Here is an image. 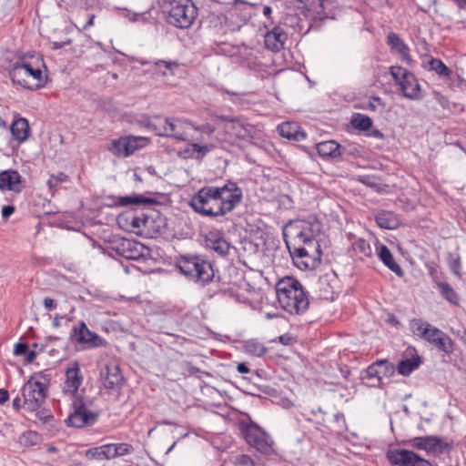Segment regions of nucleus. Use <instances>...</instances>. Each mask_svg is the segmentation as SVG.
<instances>
[{
  "label": "nucleus",
  "instance_id": "f257e3e1",
  "mask_svg": "<svg viewBox=\"0 0 466 466\" xmlns=\"http://www.w3.org/2000/svg\"><path fill=\"white\" fill-rule=\"evenodd\" d=\"M243 198L242 189L232 181L221 187L206 186L195 193L189 206L201 216L222 217L235 209Z\"/></svg>",
  "mask_w": 466,
  "mask_h": 466
},
{
  "label": "nucleus",
  "instance_id": "f03ea898",
  "mask_svg": "<svg viewBox=\"0 0 466 466\" xmlns=\"http://www.w3.org/2000/svg\"><path fill=\"white\" fill-rule=\"evenodd\" d=\"M276 294L279 307L290 315H300L309 306L308 292L293 277H284L276 283Z\"/></svg>",
  "mask_w": 466,
  "mask_h": 466
},
{
  "label": "nucleus",
  "instance_id": "7ed1b4c3",
  "mask_svg": "<svg viewBox=\"0 0 466 466\" xmlns=\"http://www.w3.org/2000/svg\"><path fill=\"white\" fill-rule=\"evenodd\" d=\"M319 231V224L316 220H290L283 228V238L288 248L312 244L317 241L315 237Z\"/></svg>",
  "mask_w": 466,
  "mask_h": 466
},
{
  "label": "nucleus",
  "instance_id": "20e7f679",
  "mask_svg": "<svg viewBox=\"0 0 466 466\" xmlns=\"http://www.w3.org/2000/svg\"><path fill=\"white\" fill-rule=\"evenodd\" d=\"M147 126L157 136L186 141L190 137L188 131L192 128L193 123L186 118L154 116L147 120Z\"/></svg>",
  "mask_w": 466,
  "mask_h": 466
},
{
  "label": "nucleus",
  "instance_id": "39448f33",
  "mask_svg": "<svg viewBox=\"0 0 466 466\" xmlns=\"http://www.w3.org/2000/svg\"><path fill=\"white\" fill-rule=\"evenodd\" d=\"M179 271L189 280L202 286L212 281L214 269L211 263L203 256H181L177 262Z\"/></svg>",
  "mask_w": 466,
  "mask_h": 466
},
{
  "label": "nucleus",
  "instance_id": "423d86ee",
  "mask_svg": "<svg viewBox=\"0 0 466 466\" xmlns=\"http://www.w3.org/2000/svg\"><path fill=\"white\" fill-rule=\"evenodd\" d=\"M167 13V22L180 29L189 28L198 15V9L191 0H162Z\"/></svg>",
  "mask_w": 466,
  "mask_h": 466
},
{
  "label": "nucleus",
  "instance_id": "0eeeda50",
  "mask_svg": "<svg viewBox=\"0 0 466 466\" xmlns=\"http://www.w3.org/2000/svg\"><path fill=\"white\" fill-rule=\"evenodd\" d=\"M410 328L414 335L432 344L439 350L446 354L453 352L452 339L438 328L422 321L420 319H412L410 322Z\"/></svg>",
  "mask_w": 466,
  "mask_h": 466
},
{
  "label": "nucleus",
  "instance_id": "6e6552de",
  "mask_svg": "<svg viewBox=\"0 0 466 466\" xmlns=\"http://www.w3.org/2000/svg\"><path fill=\"white\" fill-rule=\"evenodd\" d=\"M9 76L14 84L30 90L38 89L45 84L39 66H34L25 58L19 59L12 66Z\"/></svg>",
  "mask_w": 466,
  "mask_h": 466
},
{
  "label": "nucleus",
  "instance_id": "1a4fd4ad",
  "mask_svg": "<svg viewBox=\"0 0 466 466\" xmlns=\"http://www.w3.org/2000/svg\"><path fill=\"white\" fill-rule=\"evenodd\" d=\"M40 373L34 374L24 384L21 391L24 399V409L33 412L38 410L47 396V385L43 381Z\"/></svg>",
  "mask_w": 466,
  "mask_h": 466
},
{
  "label": "nucleus",
  "instance_id": "9d476101",
  "mask_svg": "<svg viewBox=\"0 0 466 466\" xmlns=\"http://www.w3.org/2000/svg\"><path fill=\"white\" fill-rule=\"evenodd\" d=\"M294 265L301 270L314 269L320 264V246L318 241L288 248Z\"/></svg>",
  "mask_w": 466,
  "mask_h": 466
},
{
  "label": "nucleus",
  "instance_id": "9b49d317",
  "mask_svg": "<svg viewBox=\"0 0 466 466\" xmlns=\"http://www.w3.org/2000/svg\"><path fill=\"white\" fill-rule=\"evenodd\" d=\"M390 74L400 86L403 96L415 101L422 98L421 87L414 74L399 66H390Z\"/></svg>",
  "mask_w": 466,
  "mask_h": 466
},
{
  "label": "nucleus",
  "instance_id": "f8f14e48",
  "mask_svg": "<svg viewBox=\"0 0 466 466\" xmlns=\"http://www.w3.org/2000/svg\"><path fill=\"white\" fill-rule=\"evenodd\" d=\"M147 139L143 137L124 136L111 141L108 150L117 157H127L144 147Z\"/></svg>",
  "mask_w": 466,
  "mask_h": 466
},
{
  "label": "nucleus",
  "instance_id": "ddd939ff",
  "mask_svg": "<svg viewBox=\"0 0 466 466\" xmlns=\"http://www.w3.org/2000/svg\"><path fill=\"white\" fill-rule=\"evenodd\" d=\"M73 412L68 416V426L82 428L93 425L98 418V413L86 409L83 397L72 400Z\"/></svg>",
  "mask_w": 466,
  "mask_h": 466
},
{
  "label": "nucleus",
  "instance_id": "4468645a",
  "mask_svg": "<svg viewBox=\"0 0 466 466\" xmlns=\"http://www.w3.org/2000/svg\"><path fill=\"white\" fill-rule=\"evenodd\" d=\"M245 440L258 451L267 454L272 450L271 437L257 424H248L245 429Z\"/></svg>",
  "mask_w": 466,
  "mask_h": 466
},
{
  "label": "nucleus",
  "instance_id": "2eb2a0df",
  "mask_svg": "<svg viewBox=\"0 0 466 466\" xmlns=\"http://www.w3.org/2000/svg\"><path fill=\"white\" fill-rule=\"evenodd\" d=\"M387 459L392 466H432L431 463L416 452L405 449L391 450Z\"/></svg>",
  "mask_w": 466,
  "mask_h": 466
},
{
  "label": "nucleus",
  "instance_id": "dca6fc26",
  "mask_svg": "<svg viewBox=\"0 0 466 466\" xmlns=\"http://www.w3.org/2000/svg\"><path fill=\"white\" fill-rule=\"evenodd\" d=\"M65 381L63 385V393L73 400L81 398L78 390L83 383V375L80 365L77 361H74L68 366L65 372Z\"/></svg>",
  "mask_w": 466,
  "mask_h": 466
},
{
  "label": "nucleus",
  "instance_id": "f3484780",
  "mask_svg": "<svg viewBox=\"0 0 466 466\" xmlns=\"http://www.w3.org/2000/svg\"><path fill=\"white\" fill-rule=\"evenodd\" d=\"M72 340L82 344L86 349H94L104 346V339L96 333L91 331L84 321H80L73 328L70 334Z\"/></svg>",
  "mask_w": 466,
  "mask_h": 466
},
{
  "label": "nucleus",
  "instance_id": "a211bd4d",
  "mask_svg": "<svg viewBox=\"0 0 466 466\" xmlns=\"http://www.w3.org/2000/svg\"><path fill=\"white\" fill-rule=\"evenodd\" d=\"M393 370L392 364L387 360H380L370 364L361 374V380L369 387L379 386L381 382L380 374H387Z\"/></svg>",
  "mask_w": 466,
  "mask_h": 466
},
{
  "label": "nucleus",
  "instance_id": "6ab92c4d",
  "mask_svg": "<svg viewBox=\"0 0 466 466\" xmlns=\"http://www.w3.org/2000/svg\"><path fill=\"white\" fill-rule=\"evenodd\" d=\"M113 248L119 256L129 260H140L145 258V246L128 238H121L115 242Z\"/></svg>",
  "mask_w": 466,
  "mask_h": 466
},
{
  "label": "nucleus",
  "instance_id": "aec40b11",
  "mask_svg": "<svg viewBox=\"0 0 466 466\" xmlns=\"http://www.w3.org/2000/svg\"><path fill=\"white\" fill-rule=\"evenodd\" d=\"M100 380L106 390H119L124 383V376L119 365L110 361L100 371Z\"/></svg>",
  "mask_w": 466,
  "mask_h": 466
},
{
  "label": "nucleus",
  "instance_id": "412c9836",
  "mask_svg": "<svg viewBox=\"0 0 466 466\" xmlns=\"http://www.w3.org/2000/svg\"><path fill=\"white\" fill-rule=\"evenodd\" d=\"M148 221V216L144 212H137V210L125 212L117 218V223L120 227H126L129 230L137 233L142 232L147 227Z\"/></svg>",
  "mask_w": 466,
  "mask_h": 466
},
{
  "label": "nucleus",
  "instance_id": "4be33fe9",
  "mask_svg": "<svg viewBox=\"0 0 466 466\" xmlns=\"http://www.w3.org/2000/svg\"><path fill=\"white\" fill-rule=\"evenodd\" d=\"M386 43L390 46L391 53L399 55L400 59L406 64H411L412 57L410 54V47L398 34L393 32L388 34Z\"/></svg>",
  "mask_w": 466,
  "mask_h": 466
},
{
  "label": "nucleus",
  "instance_id": "5701e85b",
  "mask_svg": "<svg viewBox=\"0 0 466 466\" xmlns=\"http://www.w3.org/2000/svg\"><path fill=\"white\" fill-rule=\"evenodd\" d=\"M421 364L420 357L416 353L414 348H408L405 351V357L399 361L397 371L403 376L410 375L414 370L418 369Z\"/></svg>",
  "mask_w": 466,
  "mask_h": 466
},
{
  "label": "nucleus",
  "instance_id": "b1692460",
  "mask_svg": "<svg viewBox=\"0 0 466 466\" xmlns=\"http://www.w3.org/2000/svg\"><path fill=\"white\" fill-rule=\"evenodd\" d=\"M10 132L12 140L20 146L25 142L30 137L31 130L27 119L25 117H18L13 121L10 126Z\"/></svg>",
  "mask_w": 466,
  "mask_h": 466
},
{
  "label": "nucleus",
  "instance_id": "393cba45",
  "mask_svg": "<svg viewBox=\"0 0 466 466\" xmlns=\"http://www.w3.org/2000/svg\"><path fill=\"white\" fill-rule=\"evenodd\" d=\"M376 251L380 260L398 277L402 278L404 271L401 267L395 261L394 257L389 248L381 243L376 245Z\"/></svg>",
  "mask_w": 466,
  "mask_h": 466
},
{
  "label": "nucleus",
  "instance_id": "a878e982",
  "mask_svg": "<svg viewBox=\"0 0 466 466\" xmlns=\"http://www.w3.org/2000/svg\"><path fill=\"white\" fill-rule=\"evenodd\" d=\"M287 40V34L279 26L266 33L264 36L265 46L273 52L280 51Z\"/></svg>",
  "mask_w": 466,
  "mask_h": 466
},
{
  "label": "nucleus",
  "instance_id": "bb28decb",
  "mask_svg": "<svg viewBox=\"0 0 466 466\" xmlns=\"http://www.w3.org/2000/svg\"><path fill=\"white\" fill-rule=\"evenodd\" d=\"M206 245L220 257H226L230 250V244L218 233L210 232L206 238Z\"/></svg>",
  "mask_w": 466,
  "mask_h": 466
},
{
  "label": "nucleus",
  "instance_id": "cd10ccee",
  "mask_svg": "<svg viewBox=\"0 0 466 466\" xmlns=\"http://www.w3.org/2000/svg\"><path fill=\"white\" fill-rule=\"evenodd\" d=\"M20 183L21 176L16 170L7 169L0 172V189L19 192Z\"/></svg>",
  "mask_w": 466,
  "mask_h": 466
},
{
  "label": "nucleus",
  "instance_id": "c85d7f7f",
  "mask_svg": "<svg viewBox=\"0 0 466 466\" xmlns=\"http://www.w3.org/2000/svg\"><path fill=\"white\" fill-rule=\"evenodd\" d=\"M228 130L239 140L251 141L254 138V127L239 120L231 121Z\"/></svg>",
  "mask_w": 466,
  "mask_h": 466
},
{
  "label": "nucleus",
  "instance_id": "c756f323",
  "mask_svg": "<svg viewBox=\"0 0 466 466\" xmlns=\"http://www.w3.org/2000/svg\"><path fill=\"white\" fill-rule=\"evenodd\" d=\"M319 155L324 158H337L341 155V146L334 140L322 141L317 144Z\"/></svg>",
  "mask_w": 466,
  "mask_h": 466
},
{
  "label": "nucleus",
  "instance_id": "7c9ffc66",
  "mask_svg": "<svg viewBox=\"0 0 466 466\" xmlns=\"http://www.w3.org/2000/svg\"><path fill=\"white\" fill-rule=\"evenodd\" d=\"M279 133L282 137L295 141H302L306 138V133L300 127L292 122L283 123L278 127Z\"/></svg>",
  "mask_w": 466,
  "mask_h": 466
},
{
  "label": "nucleus",
  "instance_id": "2f4dec72",
  "mask_svg": "<svg viewBox=\"0 0 466 466\" xmlns=\"http://www.w3.org/2000/svg\"><path fill=\"white\" fill-rule=\"evenodd\" d=\"M242 54L250 68L262 71L268 66L267 63L261 60L262 56L258 50L243 46Z\"/></svg>",
  "mask_w": 466,
  "mask_h": 466
},
{
  "label": "nucleus",
  "instance_id": "473e14b6",
  "mask_svg": "<svg viewBox=\"0 0 466 466\" xmlns=\"http://www.w3.org/2000/svg\"><path fill=\"white\" fill-rule=\"evenodd\" d=\"M212 149L211 146L208 145H199L198 143L187 144L183 151H181V156L185 158H192L197 160H202V158Z\"/></svg>",
  "mask_w": 466,
  "mask_h": 466
},
{
  "label": "nucleus",
  "instance_id": "72a5a7b5",
  "mask_svg": "<svg viewBox=\"0 0 466 466\" xmlns=\"http://www.w3.org/2000/svg\"><path fill=\"white\" fill-rule=\"evenodd\" d=\"M377 225L385 229H394L399 226L397 215L392 211L380 210L375 215Z\"/></svg>",
  "mask_w": 466,
  "mask_h": 466
},
{
  "label": "nucleus",
  "instance_id": "f704fd0d",
  "mask_svg": "<svg viewBox=\"0 0 466 466\" xmlns=\"http://www.w3.org/2000/svg\"><path fill=\"white\" fill-rule=\"evenodd\" d=\"M319 298L326 300L334 299V288L330 285L329 275L320 276L316 283Z\"/></svg>",
  "mask_w": 466,
  "mask_h": 466
},
{
  "label": "nucleus",
  "instance_id": "c9c22d12",
  "mask_svg": "<svg viewBox=\"0 0 466 466\" xmlns=\"http://www.w3.org/2000/svg\"><path fill=\"white\" fill-rule=\"evenodd\" d=\"M411 444L420 450L435 451L441 445V440L435 436L416 437L411 440Z\"/></svg>",
  "mask_w": 466,
  "mask_h": 466
},
{
  "label": "nucleus",
  "instance_id": "e433bc0d",
  "mask_svg": "<svg viewBox=\"0 0 466 466\" xmlns=\"http://www.w3.org/2000/svg\"><path fill=\"white\" fill-rule=\"evenodd\" d=\"M441 295L450 303L453 305L459 304V296L454 289L447 282L435 281Z\"/></svg>",
  "mask_w": 466,
  "mask_h": 466
},
{
  "label": "nucleus",
  "instance_id": "4c0bfd02",
  "mask_svg": "<svg viewBox=\"0 0 466 466\" xmlns=\"http://www.w3.org/2000/svg\"><path fill=\"white\" fill-rule=\"evenodd\" d=\"M428 66L430 70L435 71L441 76H450L451 74V70L441 59L431 57Z\"/></svg>",
  "mask_w": 466,
  "mask_h": 466
},
{
  "label": "nucleus",
  "instance_id": "58836bf2",
  "mask_svg": "<svg viewBox=\"0 0 466 466\" xmlns=\"http://www.w3.org/2000/svg\"><path fill=\"white\" fill-rule=\"evenodd\" d=\"M41 441V435L34 431H25L19 438V442L24 447H32L39 444Z\"/></svg>",
  "mask_w": 466,
  "mask_h": 466
},
{
  "label": "nucleus",
  "instance_id": "ea45409f",
  "mask_svg": "<svg viewBox=\"0 0 466 466\" xmlns=\"http://www.w3.org/2000/svg\"><path fill=\"white\" fill-rule=\"evenodd\" d=\"M352 126L361 131H367L372 127V120L370 116L361 114H355L351 119Z\"/></svg>",
  "mask_w": 466,
  "mask_h": 466
},
{
  "label": "nucleus",
  "instance_id": "a19ab883",
  "mask_svg": "<svg viewBox=\"0 0 466 466\" xmlns=\"http://www.w3.org/2000/svg\"><path fill=\"white\" fill-rule=\"evenodd\" d=\"M150 202L151 200L149 198L135 194L132 196L120 197L117 204L126 207L129 205L148 204Z\"/></svg>",
  "mask_w": 466,
  "mask_h": 466
},
{
  "label": "nucleus",
  "instance_id": "79ce46f5",
  "mask_svg": "<svg viewBox=\"0 0 466 466\" xmlns=\"http://www.w3.org/2000/svg\"><path fill=\"white\" fill-rule=\"evenodd\" d=\"M447 264L455 276L461 277V261L459 254L448 253Z\"/></svg>",
  "mask_w": 466,
  "mask_h": 466
},
{
  "label": "nucleus",
  "instance_id": "37998d69",
  "mask_svg": "<svg viewBox=\"0 0 466 466\" xmlns=\"http://www.w3.org/2000/svg\"><path fill=\"white\" fill-rule=\"evenodd\" d=\"M67 181H69V177L64 172H59L56 175H51L46 184L49 189L52 192H55L57 190L60 184L66 183Z\"/></svg>",
  "mask_w": 466,
  "mask_h": 466
},
{
  "label": "nucleus",
  "instance_id": "c03bdc74",
  "mask_svg": "<svg viewBox=\"0 0 466 466\" xmlns=\"http://www.w3.org/2000/svg\"><path fill=\"white\" fill-rule=\"evenodd\" d=\"M355 248L364 258H371L372 257V248L370 247V244L363 238H359L355 242Z\"/></svg>",
  "mask_w": 466,
  "mask_h": 466
},
{
  "label": "nucleus",
  "instance_id": "a18cd8bd",
  "mask_svg": "<svg viewBox=\"0 0 466 466\" xmlns=\"http://www.w3.org/2000/svg\"><path fill=\"white\" fill-rule=\"evenodd\" d=\"M309 11L320 14L324 12V0H299Z\"/></svg>",
  "mask_w": 466,
  "mask_h": 466
},
{
  "label": "nucleus",
  "instance_id": "49530a36",
  "mask_svg": "<svg viewBox=\"0 0 466 466\" xmlns=\"http://www.w3.org/2000/svg\"><path fill=\"white\" fill-rule=\"evenodd\" d=\"M134 451V448L129 443H114V451H115V458L121 457L127 454L132 453Z\"/></svg>",
  "mask_w": 466,
  "mask_h": 466
},
{
  "label": "nucleus",
  "instance_id": "de8ad7c7",
  "mask_svg": "<svg viewBox=\"0 0 466 466\" xmlns=\"http://www.w3.org/2000/svg\"><path fill=\"white\" fill-rule=\"evenodd\" d=\"M432 96L434 99L437 101V103L444 109V110H451V103L445 96H443L441 92L437 90L432 91Z\"/></svg>",
  "mask_w": 466,
  "mask_h": 466
},
{
  "label": "nucleus",
  "instance_id": "09e8293b",
  "mask_svg": "<svg viewBox=\"0 0 466 466\" xmlns=\"http://www.w3.org/2000/svg\"><path fill=\"white\" fill-rule=\"evenodd\" d=\"M103 460L115 459L114 443H108L101 446Z\"/></svg>",
  "mask_w": 466,
  "mask_h": 466
},
{
  "label": "nucleus",
  "instance_id": "8fccbe9b",
  "mask_svg": "<svg viewBox=\"0 0 466 466\" xmlns=\"http://www.w3.org/2000/svg\"><path fill=\"white\" fill-rule=\"evenodd\" d=\"M235 462L240 466L253 465L252 458L247 454H239V455L236 456Z\"/></svg>",
  "mask_w": 466,
  "mask_h": 466
},
{
  "label": "nucleus",
  "instance_id": "3c124183",
  "mask_svg": "<svg viewBox=\"0 0 466 466\" xmlns=\"http://www.w3.org/2000/svg\"><path fill=\"white\" fill-rule=\"evenodd\" d=\"M86 455L88 459L102 461L101 446L89 449L86 451Z\"/></svg>",
  "mask_w": 466,
  "mask_h": 466
},
{
  "label": "nucleus",
  "instance_id": "603ef678",
  "mask_svg": "<svg viewBox=\"0 0 466 466\" xmlns=\"http://www.w3.org/2000/svg\"><path fill=\"white\" fill-rule=\"evenodd\" d=\"M246 348L249 352H252L253 354H256L258 356L264 353V347L259 343L248 342L246 345Z\"/></svg>",
  "mask_w": 466,
  "mask_h": 466
},
{
  "label": "nucleus",
  "instance_id": "864d4df0",
  "mask_svg": "<svg viewBox=\"0 0 466 466\" xmlns=\"http://www.w3.org/2000/svg\"><path fill=\"white\" fill-rule=\"evenodd\" d=\"M191 129H194L196 131H199L208 135L212 134L215 131V127L210 124H204L201 126H196L193 124V127Z\"/></svg>",
  "mask_w": 466,
  "mask_h": 466
},
{
  "label": "nucleus",
  "instance_id": "5fc2aeb1",
  "mask_svg": "<svg viewBox=\"0 0 466 466\" xmlns=\"http://www.w3.org/2000/svg\"><path fill=\"white\" fill-rule=\"evenodd\" d=\"M28 350V346L26 343H22V342H19V343H16L15 345V348H14V354L16 355V356H22V355H25V353L27 352Z\"/></svg>",
  "mask_w": 466,
  "mask_h": 466
},
{
  "label": "nucleus",
  "instance_id": "6e6d98bb",
  "mask_svg": "<svg viewBox=\"0 0 466 466\" xmlns=\"http://www.w3.org/2000/svg\"><path fill=\"white\" fill-rule=\"evenodd\" d=\"M378 106H383V103L381 101V98L378 96H374L371 98V100L369 101L367 106L365 107L368 110L375 111L378 107Z\"/></svg>",
  "mask_w": 466,
  "mask_h": 466
},
{
  "label": "nucleus",
  "instance_id": "4d7b16f0",
  "mask_svg": "<svg viewBox=\"0 0 466 466\" xmlns=\"http://www.w3.org/2000/svg\"><path fill=\"white\" fill-rule=\"evenodd\" d=\"M77 0H59V5L67 11L74 9L76 5Z\"/></svg>",
  "mask_w": 466,
  "mask_h": 466
},
{
  "label": "nucleus",
  "instance_id": "13d9d810",
  "mask_svg": "<svg viewBox=\"0 0 466 466\" xmlns=\"http://www.w3.org/2000/svg\"><path fill=\"white\" fill-rule=\"evenodd\" d=\"M15 208L12 205L4 206L2 208V218L5 221H6L9 217L14 214Z\"/></svg>",
  "mask_w": 466,
  "mask_h": 466
},
{
  "label": "nucleus",
  "instance_id": "bf43d9fd",
  "mask_svg": "<svg viewBox=\"0 0 466 466\" xmlns=\"http://www.w3.org/2000/svg\"><path fill=\"white\" fill-rule=\"evenodd\" d=\"M156 66L160 68L161 66H164L167 70H172L175 67H177V64L176 62L171 61H163L159 60L156 63Z\"/></svg>",
  "mask_w": 466,
  "mask_h": 466
},
{
  "label": "nucleus",
  "instance_id": "052dcab7",
  "mask_svg": "<svg viewBox=\"0 0 466 466\" xmlns=\"http://www.w3.org/2000/svg\"><path fill=\"white\" fill-rule=\"evenodd\" d=\"M334 418L338 423V431H342L345 428V417L342 413H336Z\"/></svg>",
  "mask_w": 466,
  "mask_h": 466
},
{
  "label": "nucleus",
  "instance_id": "680f3d73",
  "mask_svg": "<svg viewBox=\"0 0 466 466\" xmlns=\"http://www.w3.org/2000/svg\"><path fill=\"white\" fill-rule=\"evenodd\" d=\"M44 306L47 310H53L56 308V302L51 298L44 299Z\"/></svg>",
  "mask_w": 466,
  "mask_h": 466
},
{
  "label": "nucleus",
  "instance_id": "e2e57ef3",
  "mask_svg": "<svg viewBox=\"0 0 466 466\" xmlns=\"http://www.w3.org/2000/svg\"><path fill=\"white\" fill-rule=\"evenodd\" d=\"M13 408L15 410L19 411L22 408H24V400H22L19 396H16L13 400Z\"/></svg>",
  "mask_w": 466,
  "mask_h": 466
},
{
  "label": "nucleus",
  "instance_id": "0e129e2a",
  "mask_svg": "<svg viewBox=\"0 0 466 466\" xmlns=\"http://www.w3.org/2000/svg\"><path fill=\"white\" fill-rule=\"evenodd\" d=\"M9 400V393L5 389H0V404L5 403Z\"/></svg>",
  "mask_w": 466,
  "mask_h": 466
},
{
  "label": "nucleus",
  "instance_id": "69168bd1",
  "mask_svg": "<svg viewBox=\"0 0 466 466\" xmlns=\"http://www.w3.org/2000/svg\"><path fill=\"white\" fill-rule=\"evenodd\" d=\"M35 358H36V352L34 350H28L27 352L25 353V361L27 363H32Z\"/></svg>",
  "mask_w": 466,
  "mask_h": 466
},
{
  "label": "nucleus",
  "instance_id": "338daca9",
  "mask_svg": "<svg viewBox=\"0 0 466 466\" xmlns=\"http://www.w3.org/2000/svg\"><path fill=\"white\" fill-rule=\"evenodd\" d=\"M95 18H96V15H94V14H89V15H88L87 22H86V23L85 24V25L83 26V30H86V29H87V28H89L90 26L94 25Z\"/></svg>",
  "mask_w": 466,
  "mask_h": 466
},
{
  "label": "nucleus",
  "instance_id": "774afa93",
  "mask_svg": "<svg viewBox=\"0 0 466 466\" xmlns=\"http://www.w3.org/2000/svg\"><path fill=\"white\" fill-rule=\"evenodd\" d=\"M237 370L242 374L249 372V369L245 363H238L237 366Z\"/></svg>",
  "mask_w": 466,
  "mask_h": 466
}]
</instances>
